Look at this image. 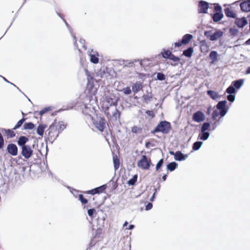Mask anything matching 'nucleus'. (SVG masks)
Instances as JSON below:
<instances>
[{"label": "nucleus", "mask_w": 250, "mask_h": 250, "mask_svg": "<svg viewBox=\"0 0 250 250\" xmlns=\"http://www.w3.org/2000/svg\"><path fill=\"white\" fill-rule=\"evenodd\" d=\"M220 115L219 112L217 110H214L212 114V118L213 120H216L217 117Z\"/></svg>", "instance_id": "a18cd8bd"}, {"label": "nucleus", "mask_w": 250, "mask_h": 250, "mask_svg": "<svg viewBox=\"0 0 250 250\" xmlns=\"http://www.w3.org/2000/svg\"><path fill=\"white\" fill-rule=\"evenodd\" d=\"M154 190H155V192H154V193H153V196H152V197H151V198H150V201H153V200H154V197H155V192H156V189H154Z\"/></svg>", "instance_id": "6e6d98bb"}, {"label": "nucleus", "mask_w": 250, "mask_h": 250, "mask_svg": "<svg viewBox=\"0 0 250 250\" xmlns=\"http://www.w3.org/2000/svg\"><path fill=\"white\" fill-rule=\"evenodd\" d=\"M167 179V175H164L163 177H162V179L163 181H165Z\"/></svg>", "instance_id": "0e129e2a"}, {"label": "nucleus", "mask_w": 250, "mask_h": 250, "mask_svg": "<svg viewBox=\"0 0 250 250\" xmlns=\"http://www.w3.org/2000/svg\"><path fill=\"white\" fill-rule=\"evenodd\" d=\"M183 44L182 42V41H179L178 42H176L174 43L175 46L180 47Z\"/></svg>", "instance_id": "603ef678"}, {"label": "nucleus", "mask_w": 250, "mask_h": 250, "mask_svg": "<svg viewBox=\"0 0 250 250\" xmlns=\"http://www.w3.org/2000/svg\"><path fill=\"white\" fill-rule=\"evenodd\" d=\"M169 153H170V154L174 155V156L175 157V153H174V152H173V151H170V152H169Z\"/></svg>", "instance_id": "774afa93"}, {"label": "nucleus", "mask_w": 250, "mask_h": 250, "mask_svg": "<svg viewBox=\"0 0 250 250\" xmlns=\"http://www.w3.org/2000/svg\"><path fill=\"white\" fill-rule=\"evenodd\" d=\"M47 125H39L37 129V133L38 135L42 137L44 129L46 128Z\"/></svg>", "instance_id": "f3484780"}, {"label": "nucleus", "mask_w": 250, "mask_h": 250, "mask_svg": "<svg viewBox=\"0 0 250 250\" xmlns=\"http://www.w3.org/2000/svg\"><path fill=\"white\" fill-rule=\"evenodd\" d=\"M165 75L162 73H157V79L160 81H163L165 79Z\"/></svg>", "instance_id": "58836bf2"}, {"label": "nucleus", "mask_w": 250, "mask_h": 250, "mask_svg": "<svg viewBox=\"0 0 250 250\" xmlns=\"http://www.w3.org/2000/svg\"><path fill=\"white\" fill-rule=\"evenodd\" d=\"M198 12L200 13H207L208 8V4L207 2L201 0L199 3Z\"/></svg>", "instance_id": "6e6552de"}, {"label": "nucleus", "mask_w": 250, "mask_h": 250, "mask_svg": "<svg viewBox=\"0 0 250 250\" xmlns=\"http://www.w3.org/2000/svg\"><path fill=\"white\" fill-rule=\"evenodd\" d=\"M28 139L25 136H21L19 138L18 141V144L21 146V147L24 146H27L25 143L28 141Z\"/></svg>", "instance_id": "aec40b11"}, {"label": "nucleus", "mask_w": 250, "mask_h": 250, "mask_svg": "<svg viewBox=\"0 0 250 250\" xmlns=\"http://www.w3.org/2000/svg\"><path fill=\"white\" fill-rule=\"evenodd\" d=\"M215 9L216 11H220L221 10V9H222V8H221V7L220 5H218L217 6H216L215 7Z\"/></svg>", "instance_id": "5fc2aeb1"}, {"label": "nucleus", "mask_w": 250, "mask_h": 250, "mask_svg": "<svg viewBox=\"0 0 250 250\" xmlns=\"http://www.w3.org/2000/svg\"><path fill=\"white\" fill-rule=\"evenodd\" d=\"M161 53H162V56L164 58L169 59L170 58V56H171V55L172 54L171 53V52L170 51H169L168 50H164Z\"/></svg>", "instance_id": "72a5a7b5"}, {"label": "nucleus", "mask_w": 250, "mask_h": 250, "mask_svg": "<svg viewBox=\"0 0 250 250\" xmlns=\"http://www.w3.org/2000/svg\"><path fill=\"white\" fill-rule=\"evenodd\" d=\"M152 208V204L151 203H148L146 206V210H148L151 209Z\"/></svg>", "instance_id": "3c124183"}, {"label": "nucleus", "mask_w": 250, "mask_h": 250, "mask_svg": "<svg viewBox=\"0 0 250 250\" xmlns=\"http://www.w3.org/2000/svg\"><path fill=\"white\" fill-rule=\"evenodd\" d=\"M210 127V124L208 122H206L203 124L201 128V132L206 131L208 130Z\"/></svg>", "instance_id": "473e14b6"}, {"label": "nucleus", "mask_w": 250, "mask_h": 250, "mask_svg": "<svg viewBox=\"0 0 250 250\" xmlns=\"http://www.w3.org/2000/svg\"><path fill=\"white\" fill-rule=\"evenodd\" d=\"M110 114L111 116H107V117L110 118V119L115 121L120 118V112L116 107L114 108L111 113L110 112Z\"/></svg>", "instance_id": "ddd939ff"}, {"label": "nucleus", "mask_w": 250, "mask_h": 250, "mask_svg": "<svg viewBox=\"0 0 250 250\" xmlns=\"http://www.w3.org/2000/svg\"><path fill=\"white\" fill-rule=\"evenodd\" d=\"M103 98L102 107L105 114L106 116H111L109 107L112 105H116L118 98L112 91L107 90L104 91Z\"/></svg>", "instance_id": "f257e3e1"}, {"label": "nucleus", "mask_w": 250, "mask_h": 250, "mask_svg": "<svg viewBox=\"0 0 250 250\" xmlns=\"http://www.w3.org/2000/svg\"><path fill=\"white\" fill-rule=\"evenodd\" d=\"M141 88L142 85L139 83L134 84L132 87V91L135 93L138 92Z\"/></svg>", "instance_id": "7c9ffc66"}, {"label": "nucleus", "mask_w": 250, "mask_h": 250, "mask_svg": "<svg viewBox=\"0 0 250 250\" xmlns=\"http://www.w3.org/2000/svg\"><path fill=\"white\" fill-rule=\"evenodd\" d=\"M178 164L176 162H171L167 164V169L170 171H173L176 167H178Z\"/></svg>", "instance_id": "b1692460"}, {"label": "nucleus", "mask_w": 250, "mask_h": 250, "mask_svg": "<svg viewBox=\"0 0 250 250\" xmlns=\"http://www.w3.org/2000/svg\"><path fill=\"white\" fill-rule=\"evenodd\" d=\"M95 212V209L94 208L89 209L87 210V213L89 216L91 217H92L94 213Z\"/></svg>", "instance_id": "de8ad7c7"}, {"label": "nucleus", "mask_w": 250, "mask_h": 250, "mask_svg": "<svg viewBox=\"0 0 250 250\" xmlns=\"http://www.w3.org/2000/svg\"><path fill=\"white\" fill-rule=\"evenodd\" d=\"M227 99L231 102H233L235 100V96L232 95V94H229L228 96H227Z\"/></svg>", "instance_id": "49530a36"}, {"label": "nucleus", "mask_w": 250, "mask_h": 250, "mask_svg": "<svg viewBox=\"0 0 250 250\" xmlns=\"http://www.w3.org/2000/svg\"><path fill=\"white\" fill-rule=\"evenodd\" d=\"M211 109V106L209 107L208 108L207 113H208V114H209V113H210V111Z\"/></svg>", "instance_id": "e2e57ef3"}, {"label": "nucleus", "mask_w": 250, "mask_h": 250, "mask_svg": "<svg viewBox=\"0 0 250 250\" xmlns=\"http://www.w3.org/2000/svg\"><path fill=\"white\" fill-rule=\"evenodd\" d=\"M137 179V175H134L133 177L128 181V184L129 185H133L136 183Z\"/></svg>", "instance_id": "e433bc0d"}, {"label": "nucleus", "mask_w": 250, "mask_h": 250, "mask_svg": "<svg viewBox=\"0 0 250 250\" xmlns=\"http://www.w3.org/2000/svg\"><path fill=\"white\" fill-rule=\"evenodd\" d=\"M79 199L83 204H85L87 203V200L85 199L82 194H80Z\"/></svg>", "instance_id": "ea45409f"}, {"label": "nucleus", "mask_w": 250, "mask_h": 250, "mask_svg": "<svg viewBox=\"0 0 250 250\" xmlns=\"http://www.w3.org/2000/svg\"><path fill=\"white\" fill-rule=\"evenodd\" d=\"M224 11L225 15L228 17L235 18L236 16V14L229 8H226Z\"/></svg>", "instance_id": "412c9836"}, {"label": "nucleus", "mask_w": 250, "mask_h": 250, "mask_svg": "<svg viewBox=\"0 0 250 250\" xmlns=\"http://www.w3.org/2000/svg\"><path fill=\"white\" fill-rule=\"evenodd\" d=\"M209 135L210 134L208 132H201V133L199 134L198 138L201 140L206 141L209 138Z\"/></svg>", "instance_id": "6ab92c4d"}, {"label": "nucleus", "mask_w": 250, "mask_h": 250, "mask_svg": "<svg viewBox=\"0 0 250 250\" xmlns=\"http://www.w3.org/2000/svg\"><path fill=\"white\" fill-rule=\"evenodd\" d=\"M127 225H128V222L127 221H125L123 225V227H125Z\"/></svg>", "instance_id": "69168bd1"}, {"label": "nucleus", "mask_w": 250, "mask_h": 250, "mask_svg": "<svg viewBox=\"0 0 250 250\" xmlns=\"http://www.w3.org/2000/svg\"><path fill=\"white\" fill-rule=\"evenodd\" d=\"M4 145V140L1 134L0 133V149L3 147Z\"/></svg>", "instance_id": "8fccbe9b"}, {"label": "nucleus", "mask_w": 250, "mask_h": 250, "mask_svg": "<svg viewBox=\"0 0 250 250\" xmlns=\"http://www.w3.org/2000/svg\"><path fill=\"white\" fill-rule=\"evenodd\" d=\"M84 42V41L82 40H81L80 41V42L82 44V46H83V47H84V45H83V42Z\"/></svg>", "instance_id": "338daca9"}, {"label": "nucleus", "mask_w": 250, "mask_h": 250, "mask_svg": "<svg viewBox=\"0 0 250 250\" xmlns=\"http://www.w3.org/2000/svg\"><path fill=\"white\" fill-rule=\"evenodd\" d=\"M207 93L213 100H216L220 97L217 92L212 90H208Z\"/></svg>", "instance_id": "5701e85b"}, {"label": "nucleus", "mask_w": 250, "mask_h": 250, "mask_svg": "<svg viewBox=\"0 0 250 250\" xmlns=\"http://www.w3.org/2000/svg\"><path fill=\"white\" fill-rule=\"evenodd\" d=\"M88 54L90 57V61L91 62L96 64L99 62V58L95 54H91L88 52Z\"/></svg>", "instance_id": "c85d7f7f"}, {"label": "nucleus", "mask_w": 250, "mask_h": 250, "mask_svg": "<svg viewBox=\"0 0 250 250\" xmlns=\"http://www.w3.org/2000/svg\"><path fill=\"white\" fill-rule=\"evenodd\" d=\"M50 110H51L50 107H47L44 108L43 109L41 110L40 112V114L41 115H42L43 114H44L46 112L50 111Z\"/></svg>", "instance_id": "c03bdc74"}, {"label": "nucleus", "mask_w": 250, "mask_h": 250, "mask_svg": "<svg viewBox=\"0 0 250 250\" xmlns=\"http://www.w3.org/2000/svg\"><path fill=\"white\" fill-rule=\"evenodd\" d=\"M113 164H114V167L115 168V170H117L118 169L120 166V162L117 156L116 155L113 156Z\"/></svg>", "instance_id": "a878e982"}, {"label": "nucleus", "mask_w": 250, "mask_h": 250, "mask_svg": "<svg viewBox=\"0 0 250 250\" xmlns=\"http://www.w3.org/2000/svg\"><path fill=\"white\" fill-rule=\"evenodd\" d=\"M35 125L32 123H27L24 125L25 129H32L34 128Z\"/></svg>", "instance_id": "c9c22d12"}, {"label": "nucleus", "mask_w": 250, "mask_h": 250, "mask_svg": "<svg viewBox=\"0 0 250 250\" xmlns=\"http://www.w3.org/2000/svg\"><path fill=\"white\" fill-rule=\"evenodd\" d=\"M246 74H250V67H249L247 68V70H246Z\"/></svg>", "instance_id": "13d9d810"}, {"label": "nucleus", "mask_w": 250, "mask_h": 250, "mask_svg": "<svg viewBox=\"0 0 250 250\" xmlns=\"http://www.w3.org/2000/svg\"><path fill=\"white\" fill-rule=\"evenodd\" d=\"M223 17V15L222 13H216L213 15V20L214 21L217 22L220 21Z\"/></svg>", "instance_id": "bb28decb"}, {"label": "nucleus", "mask_w": 250, "mask_h": 250, "mask_svg": "<svg viewBox=\"0 0 250 250\" xmlns=\"http://www.w3.org/2000/svg\"><path fill=\"white\" fill-rule=\"evenodd\" d=\"M226 91L229 94H232L235 93L236 90L233 86L231 84L226 89Z\"/></svg>", "instance_id": "f704fd0d"}, {"label": "nucleus", "mask_w": 250, "mask_h": 250, "mask_svg": "<svg viewBox=\"0 0 250 250\" xmlns=\"http://www.w3.org/2000/svg\"><path fill=\"white\" fill-rule=\"evenodd\" d=\"M163 159H160L159 162L157 163L156 166V170H158V169L162 166L163 164Z\"/></svg>", "instance_id": "a19ab883"}, {"label": "nucleus", "mask_w": 250, "mask_h": 250, "mask_svg": "<svg viewBox=\"0 0 250 250\" xmlns=\"http://www.w3.org/2000/svg\"><path fill=\"white\" fill-rule=\"evenodd\" d=\"M25 119L23 118L21 120H20L16 124V125L15 126V127L13 128L14 129H17V128H19L20 126H21L23 122L25 121Z\"/></svg>", "instance_id": "4c0bfd02"}, {"label": "nucleus", "mask_w": 250, "mask_h": 250, "mask_svg": "<svg viewBox=\"0 0 250 250\" xmlns=\"http://www.w3.org/2000/svg\"><path fill=\"white\" fill-rule=\"evenodd\" d=\"M235 24L240 28L244 27L248 23V21L246 18H237L235 20Z\"/></svg>", "instance_id": "9b49d317"}, {"label": "nucleus", "mask_w": 250, "mask_h": 250, "mask_svg": "<svg viewBox=\"0 0 250 250\" xmlns=\"http://www.w3.org/2000/svg\"><path fill=\"white\" fill-rule=\"evenodd\" d=\"M203 145V142L200 141H197L195 142L192 146V149L194 150H198L200 149V148L201 147V146Z\"/></svg>", "instance_id": "c756f323"}, {"label": "nucleus", "mask_w": 250, "mask_h": 250, "mask_svg": "<svg viewBox=\"0 0 250 250\" xmlns=\"http://www.w3.org/2000/svg\"><path fill=\"white\" fill-rule=\"evenodd\" d=\"M193 36L192 35L187 34L185 35L183 38H182V42L183 44H188L189 41L192 39Z\"/></svg>", "instance_id": "a211bd4d"}, {"label": "nucleus", "mask_w": 250, "mask_h": 250, "mask_svg": "<svg viewBox=\"0 0 250 250\" xmlns=\"http://www.w3.org/2000/svg\"><path fill=\"white\" fill-rule=\"evenodd\" d=\"M3 80H4L5 82H7V83H10V82H9V81H8L7 80V79H6V78H5L4 77H3ZM11 83V84H12V85H14L15 86H16V85H15V84H14L13 83Z\"/></svg>", "instance_id": "052dcab7"}, {"label": "nucleus", "mask_w": 250, "mask_h": 250, "mask_svg": "<svg viewBox=\"0 0 250 250\" xmlns=\"http://www.w3.org/2000/svg\"><path fill=\"white\" fill-rule=\"evenodd\" d=\"M21 149V154L25 158L29 159L31 157L33 151L30 146H24Z\"/></svg>", "instance_id": "39448f33"}, {"label": "nucleus", "mask_w": 250, "mask_h": 250, "mask_svg": "<svg viewBox=\"0 0 250 250\" xmlns=\"http://www.w3.org/2000/svg\"><path fill=\"white\" fill-rule=\"evenodd\" d=\"M193 49L192 47H189L183 52V55L186 57H190L192 55Z\"/></svg>", "instance_id": "cd10ccee"}, {"label": "nucleus", "mask_w": 250, "mask_h": 250, "mask_svg": "<svg viewBox=\"0 0 250 250\" xmlns=\"http://www.w3.org/2000/svg\"><path fill=\"white\" fill-rule=\"evenodd\" d=\"M242 11L246 12L250 11V0H245L240 4Z\"/></svg>", "instance_id": "9d476101"}, {"label": "nucleus", "mask_w": 250, "mask_h": 250, "mask_svg": "<svg viewBox=\"0 0 250 250\" xmlns=\"http://www.w3.org/2000/svg\"><path fill=\"white\" fill-rule=\"evenodd\" d=\"M131 131L134 133H141L142 131V128L138 126H134L131 127Z\"/></svg>", "instance_id": "2f4dec72"}, {"label": "nucleus", "mask_w": 250, "mask_h": 250, "mask_svg": "<svg viewBox=\"0 0 250 250\" xmlns=\"http://www.w3.org/2000/svg\"><path fill=\"white\" fill-rule=\"evenodd\" d=\"M209 58L212 60V62L213 63L217 61V57L218 56V53L216 51H211L209 54Z\"/></svg>", "instance_id": "4be33fe9"}, {"label": "nucleus", "mask_w": 250, "mask_h": 250, "mask_svg": "<svg viewBox=\"0 0 250 250\" xmlns=\"http://www.w3.org/2000/svg\"><path fill=\"white\" fill-rule=\"evenodd\" d=\"M245 44L250 45V38L245 42Z\"/></svg>", "instance_id": "bf43d9fd"}, {"label": "nucleus", "mask_w": 250, "mask_h": 250, "mask_svg": "<svg viewBox=\"0 0 250 250\" xmlns=\"http://www.w3.org/2000/svg\"><path fill=\"white\" fill-rule=\"evenodd\" d=\"M188 155H184L181 151H177L175 153V160L177 161H182L185 160Z\"/></svg>", "instance_id": "dca6fc26"}, {"label": "nucleus", "mask_w": 250, "mask_h": 250, "mask_svg": "<svg viewBox=\"0 0 250 250\" xmlns=\"http://www.w3.org/2000/svg\"><path fill=\"white\" fill-rule=\"evenodd\" d=\"M106 188V186L105 185H104L99 187L96 188L94 189L88 191V193L91 194L102 193L104 190H105Z\"/></svg>", "instance_id": "f8f14e48"}, {"label": "nucleus", "mask_w": 250, "mask_h": 250, "mask_svg": "<svg viewBox=\"0 0 250 250\" xmlns=\"http://www.w3.org/2000/svg\"><path fill=\"white\" fill-rule=\"evenodd\" d=\"M122 91L126 95L130 94L131 93V90L128 87L124 88Z\"/></svg>", "instance_id": "37998d69"}, {"label": "nucleus", "mask_w": 250, "mask_h": 250, "mask_svg": "<svg viewBox=\"0 0 250 250\" xmlns=\"http://www.w3.org/2000/svg\"><path fill=\"white\" fill-rule=\"evenodd\" d=\"M227 104L226 100L220 101L216 105L217 109L219 110V114L221 117H224L227 113L228 110L225 108Z\"/></svg>", "instance_id": "20e7f679"}, {"label": "nucleus", "mask_w": 250, "mask_h": 250, "mask_svg": "<svg viewBox=\"0 0 250 250\" xmlns=\"http://www.w3.org/2000/svg\"><path fill=\"white\" fill-rule=\"evenodd\" d=\"M223 35V32L221 30H217L212 35L210 36L209 40L211 41L217 40Z\"/></svg>", "instance_id": "4468645a"}, {"label": "nucleus", "mask_w": 250, "mask_h": 250, "mask_svg": "<svg viewBox=\"0 0 250 250\" xmlns=\"http://www.w3.org/2000/svg\"><path fill=\"white\" fill-rule=\"evenodd\" d=\"M151 161L148 159L146 155H143L141 159L138 162L137 166L144 169H148L150 167Z\"/></svg>", "instance_id": "7ed1b4c3"}, {"label": "nucleus", "mask_w": 250, "mask_h": 250, "mask_svg": "<svg viewBox=\"0 0 250 250\" xmlns=\"http://www.w3.org/2000/svg\"><path fill=\"white\" fill-rule=\"evenodd\" d=\"M192 119L197 123H200L205 120L206 117L202 111H198L193 114Z\"/></svg>", "instance_id": "0eeeda50"}, {"label": "nucleus", "mask_w": 250, "mask_h": 250, "mask_svg": "<svg viewBox=\"0 0 250 250\" xmlns=\"http://www.w3.org/2000/svg\"><path fill=\"white\" fill-rule=\"evenodd\" d=\"M143 98L146 102L150 101L152 98L151 96L148 95H144Z\"/></svg>", "instance_id": "09e8293b"}, {"label": "nucleus", "mask_w": 250, "mask_h": 250, "mask_svg": "<svg viewBox=\"0 0 250 250\" xmlns=\"http://www.w3.org/2000/svg\"><path fill=\"white\" fill-rule=\"evenodd\" d=\"M93 123L95 127L101 132H102L104 128V120L101 117H97L94 120Z\"/></svg>", "instance_id": "423d86ee"}, {"label": "nucleus", "mask_w": 250, "mask_h": 250, "mask_svg": "<svg viewBox=\"0 0 250 250\" xmlns=\"http://www.w3.org/2000/svg\"><path fill=\"white\" fill-rule=\"evenodd\" d=\"M244 80L243 79H239L238 80L232 82L231 84L233 86L234 88L239 89L244 84Z\"/></svg>", "instance_id": "2eb2a0df"}, {"label": "nucleus", "mask_w": 250, "mask_h": 250, "mask_svg": "<svg viewBox=\"0 0 250 250\" xmlns=\"http://www.w3.org/2000/svg\"><path fill=\"white\" fill-rule=\"evenodd\" d=\"M201 51L202 52L204 53H208L209 50V46L206 44V43H203L201 44L200 46Z\"/></svg>", "instance_id": "393cba45"}, {"label": "nucleus", "mask_w": 250, "mask_h": 250, "mask_svg": "<svg viewBox=\"0 0 250 250\" xmlns=\"http://www.w3.org/2000/svg\"><path fill=\"white\" fill-rule=\"evenodd\" d=\"M170 128V124L167 121H162L156 126V127L152 131V133L161 132L164 134L167 133Z\"/></svg>", "instance_id": "f03ea898"}, {"label": "nucleus", "mask_w": 250, "mask_h": 250, "mask_svg": "<svg viewBox=\"0 0 250 250\" xmlns=\"http://www.w3.org/2000/svg\"><path fill=\"white\" fill-rule=\"evenodd\" d=\"M169 59L172 60L174 62H179L180 60V58L174 56L172 54H171V56H170Z\"/></svg>", "instance_id": "79ce46f5"}, {"label": "nucleus", "mask_w": 250, "mask_h": 250, "mask_svg": "<svg viewBox=\"0 0 250 250\" xmlns=\"http://www.w3.org/2000/svg\"><path fill=\"white\" fill-rule=\"evenodd\" d=\"M65 128V125H63V124L60 125V129L61 130H62Z\"/></svg>", "instance_id": "864d4df0"}, {"label": "nucleus", "mask_w": 250, "mask_h": 250, "mask_svg": "<svg viewBox=\"0 0 250 250\" xmlns=\"http://www.w3.org/2000/svg\"><path fill=\"white\" fill-rule=\"evenodd\" d=\"M8 152L12 156H16L18 154V147L13 144H9L7 147Z\"/></svg>", "instance_id": "1a4fd4ad"}, {"label": "nucleus", "mask_w": 250, "mask_h": 250, "mask_svg": "<svg viewBox=\"0 0 250 250\" xmlns=\"http://www.w3.org/2000/svg\"><path fill=\"white\" fill-rule=\"evenodd\" d=\"M134 228V226L133 225H130L129 226V227L127 229H133V228Z\"/></svg>", "instance_id": "680f3d73"}, {"label": "nucleus", "mask_w": 250, "mask_h": 250, "mask_svg": "<svg viewBox=\"0 0 250 250\" xmlns=\"http://www.w3.org/2000/svg\"><path fill=\"white\" fill-rule=\"evenodd\" d=\"M7 131H8L9 132H10V134H8V135H9V136H10V137H13L15 135V134H13V132L11 131H10V130H8Z\"/></svg>", "instance_id": "4d7b16f0"}]
</instances>
